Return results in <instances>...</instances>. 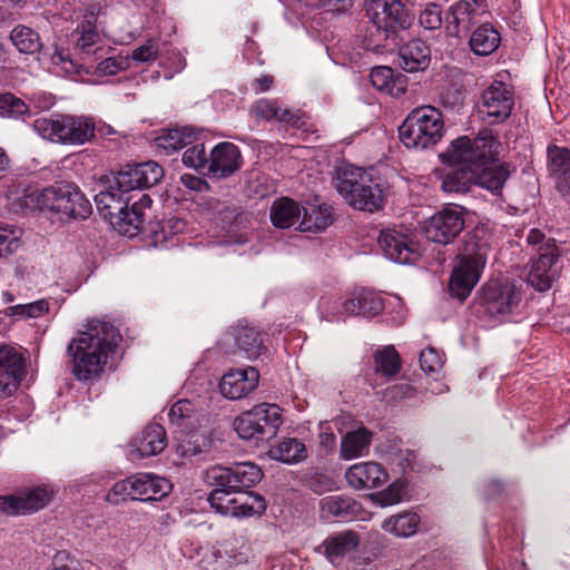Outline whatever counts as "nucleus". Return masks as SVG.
I'll use <instances>...</instances> for the list:
<instances>
[{"instance_id":"1","label":"nucleus","mask_w":570,"mask_h":570,"mask_svg":"<svg viewBox=\"0 0 570 570\" xmlns=\"http://www.w3.org/2000/svg\"><path fill=\"white\" fill-rule=\"evenodd\" d=\"M262 476L261 469L252 462L210 466L205 473V481L213 487L208 495L210 507L222 515L237 519L261 515L266 510L265 499L248 489Z\"/></svg>"},{"instance_id":"2","label":"nucleus","mask_w":570,"mask_h":570,"mask_svg":"<svg viewBox=\"0 0 570 570\" xmlns=\"http://www.w3.org/2000/svg\"><path fill=\"white\" fill-rule=\"evenodd\" d=\"M120 341L118 330L108 322L90 321L85 331L68 345L71 372L78 381H89L100 375L110 353Z\"/></svg>"},{"instance_id":"3","label":"nucleus","mask_w":570,"mask_h":570,"mask_svg":"<svg viewBox=\"0 0 570 570\" xmlns=\"http://www.w3.org/2000/svg\"><path fill=\"white\" fill-rule=\"evenodd\" d=\"M333 185L355 209L374 213L383 207L385 195L380 183L364 169L346 164L336 169Z\"/></svg>"},{"instance_id":"4","label":"nucleus","mask_w":570,"mask_h":570,"mask_svg":"<svg viewBox=\"0 0 570 570\" xmlns=\"http://www.w3.org/2000/svg\"><path fill=\"white\" fill-rule=\"evenodd\" d=\"M444 132L439 109L423 106L412 110L399 128L400 139L406 148L425 149L438 144Z\"/></svg>"},{"instance_id":"5","label":"nucleus","mask_w":570,"mask_h":570,"mask_svg":"<svg viewBox=\"0 0 570 570\" xmlns=\"http://www.w3.org/2000/svg\"><path fill=\"white\" fill-rule=\"evenodd\" d=\"M33 129L42 138L63 145H83L95 136V124L85 116L55 115L38 118Z\"/></svg>"},{"instance_id":"6","label":"nucleus","mask_w":570,"mask_h":570,"mask_svg":"<svg viewBox=\"0 0 570 570\" xmlns=\"http://www.w3.org/2000/svg\"><path fill=\"white\" fill-rule=\"evenodd\" d=\"M500 141L489 129L481 130L476 137H459L451 142L445 157L456 165H468L473 170L494 164L499 156Z\"/></svg>"},{"instance_id":"7","label":"nucleus","mask_w":570,"mask_h":570,"mask_svg":"<svg viewBox=\"0 0 570 570\" xmlns=\"http://www.w3.org/2000/svg\"><path fill=\"white\" fill-rule=\"evenodd\" d=\"M364 9L382 39L394 37L400 30L409 29L413 22V14L401 0H365Z\"/></svg>"},{"instance_id":"8","label":"nucleus","mask_w":570,"mask_h":570,"mask_svg":"<svg viewBox=\"0 0 570 570\" xmlns=\"http://www.w3.org/2000/svg\"><path fill=\"white\" fill-rule=\"evenodd\" d=\"M281 424V409L263 403L236 417L234 429L244 440L259 441L275 436Z\"/></svg>"},{"instance_id":"9","label":"nucleus","mask_w":570,"mask_h":570,"mask_svg":"<svg viewBox=\"0 0 570 570\" xmlns=\"http://www.w3.org/2000/svg\"><path fill=\"white\" fill-rule=\"evenodd\" d=\"M464 209L450 205L435 213L425 224L426 238L438 244L451 243L464 228Z\"/></svg>"},{"instance_id":"10","label":"nucleus","mask_w":570,"mask_h":570,"mask_svg":"<svg viewBox=\"0 0 570 570\" xmlns=\"http://www.w3.org/2000/svg\"><path fill=\"white\" fill-rule=\"evenodd\" d=\"M560 253L551 239L538 248V258L533 261L528 283L539 292L548 291L554 279L559 276L561 266L559 265Z\"/></svg>"},{"instance_id":"11","label":"nucleus","mask_w":570,"mask_h":570,"mask_svg":"<svg viewBox=\"0 0 570 570\" xmlns=\"http://www.w3.org/2000/svg\"><path fill=\"white\" fill-rule=\"evenodd\" d=\"M514 107L513 88L503 81H493L482 94L480 114L492 124L503 122Z\"/></svg>"},{"instance_id":"12","label":"nucleus","mask_w":570,"mask_h":570,"mask_svg":"<svg viewBox=\"0 0 570 570\" xmlns=\"http://www.w3.org/2000/svg\"><path fill=\"white\" fill-rule=\"evenodd\" d=\"M484 266L485 257L483 254L463 255L451 274L449 282L451 295L461 301L465 299L479 282Z\"/></svg>"},{"instance_id":"13","label":"nucleus","mask_w":570,"mask_h":570,"mask_svg":"<svg viewBox=\"0 0 570 570\" xmlns=\"http://www.w3.org/2000/svg\"><path fill=\"white\" fill-rule=\"evenodd\" d=\"M164 175L163 168L155 161L127 165L114 177L115 186L122 193L141 190L155 186Z\"/></svg>"},{"instance_id":"14","label":"nucleus","mask_w":570,"mask_h":570,"mask_svg":"<svg viewBox=\"0 0 570 570\" xmlns=\"http://www.w3.org/2000/svg\"><path fill=\"white\" fill-rule=\"evenodd\" d=\"M51 212L73 219H86L91 214L90 202L73 184L51 186Z\"/></svg>"},{"instance_id":"15","label":"nucleus","mask_w":570,"mask_h":570,"mask_svg":"<svg viewBox=\"0 0 570 570\" xmlns=\"http://www.w3.org/2000/svg\"><path fill=\"white\" fill-rule=\"evenodd\" d=\"M481 305L491 315L509 314L520 303L521 295L514 285L490 281L482 287Z\"/></svg>"},{"instance_id":"16","label":"nucleus","mask_w":570,"mask_h":570,"mask_svg":"<svg viewBox=\"0 0 570 570\" xmlns=\"http://www.w3.org/2000/svg\"><path fill=\"white\" fill-rule=\"evenodd\" d=\"M26 373L22 353L14 346L0 345V397L11 396Z\"/></svg>"},{"instance_id":"17","label":"nucleus","mask_w":570,"mask_h":570,"mask_svg":"<svg viewBox=\"0 0 570 570\" xmlns=\"http://www.w3.org/2000/svg\"><path fill=\"white\" fill-rule=\"evenodd\" d=\"M385 256L397 264H412L421 256L420 245L409 235L387 228L379 237Z\"/></svg>"},{"instance_id":"18","label":"nucleus","mask_w":570,"mask_h":570,"mask_svg":"<svg viewBox=\"0 0 570 570\" xmlns=\"http://www.w3.org/2000/svg\"><path fill=\"white\" fill-rule=\"evenodd\" d=\"M53 490L47 485L27 489L17 495L0 497V511L7 514H26L45 508Z\"/></svg>"},{"instance_id":"19","label":"nucleus","mask_w":570,"mask_h":570,"mask_svg":"<svg viewBox=\"0 0 570 570\" xmlns=\"http://www.w3.org/2000/svg\"><path fill=\"white\" fill-rule=\"evenodd\" d=\"M99 8L95 4L85 9L80 22L71 33V42L80 53L91 56L102 49L98 47L100 35L98 31Z\"/></svg>"},{"instance_id":"20","label":"nucleus","mask_w":570,"mask_h":570,"mask_svg":"<svg viewBox=\"0 0 570 570\" xmlns=\"http://www.w3.org/2000/svg\"><path fill=\"white\" fill-rule=\"evenodd\" d=\"M259 373L253 366L230 370L220 379L218 389L228 400L236 401L246 397L258 385Z\"/></svg>"},{"instance_id":"21","label":"nucleus","mask_w":570,"mask_h":570,"mask_svg":"<svg viewBox=\"0 0 570 570\" xmlns=\"http://www.w3.org/2000/svg\"><path fill=\"white\" fill-rule=\"evenodd\" d=\"M166 446L165 429L157 423L147 425L129 444L127 456L137 461L160 453Z\"/></svg>"},{"instance_id":"22","label":"nucleus","mask_w":570,"mask_h":570,"mask_svg":"<svg viewBox=\"0 0 570 570\" xmlns=\"http://www.w3.org/2000/svg\"><path fill=\"white\" fill-rule=\"evenodd\" d=\"M345 479L355 490H371L384 485L389 474L380 463L366 461L351 465L345 472Z\"/></svg>"},{"instance_id":"23","label":"nucleus","mask_w":570,"mask_h":570,"mask_svg":"<svg viewBox=\"0 0 570 570\" xmlns=\"http://www.w3.org/2000/svg\"><path fill=\"white\" fill-rule=\"evenodd\" d=\"M176 453L181 458L195 456L208 452L214 445L212 430L208 428L176 431Z\"/></svg>"},{"instance_id":"24","label":"nucleus","mask_w":570,"mask_h":570,"mask_svg":"<svg viewBox=\"0 0 570 570\" xmlns=\"http://www.w3.org/2000/svg\"><path fill=\"white\" fill-rule=\"evenodd\" d=\"M242 156L238 147L232 142L216 145L209 155L208 174L225 178L240 168Z\"/></svg>"},{"instance_id":"25","label":"nucleus","mask_w":570,"mask_h":570,"mask_svg":"<svg viewBox=\"0 0 570 570\" xmlns=\"http://www.w3.org/2000/svg\"><path fill=\"white\" fill-rule=\"evenodd\" d=\"M8 202L14 212L18 210H50V203L53 199L51 187L37 189L33 187L10 188L7 193Z\"/></svg>"},{"instance_id":"26","label":"nucleus","mask_w":570,"mask_h":570,"mask_svg":"<svg viewBox=\"0 0 570 570\" xmlns=\"http://www.w3.org/2000/svg\"><path fill=\"white\" fill-rule=\"evenodd\" d=\"M478 14L475 0H462L453 3L444 18V28L450 37L466 35L475 23Z\"/></svg>"},{"instance_id":"27","label":"nucleus","mask_w":570,"mask_h":570,"mask_svg":"<svg viewBox=\"0 0 570 570\" xmlns=\"http://www.w3.org/2000/svg\"><path fill=\"white\" fill-rule=\"evenodd\" d=\"M151 205V198L142 194L138 200H135L130 207H119V219L116 223L118 232L129 238L135 237L144 229L145 209Z\"/></svg>"},{"instance_id":"28","label":"nucleus","mask_w":570,"mask_h":570,"mask_svg":"<svg viewBox=\"0 0 570 570\" xmlns=\"http://www.w3.org/2000/svg\"><path fill=\"white\" fill-rule=\"evenodd\" d=\"M399 65L407 72L425 70L431 61L430 47L420 39H412L399 50Z\"/></svg>"},{"instance_id":"29","label":"nucleus","mask_w":570,"mask_h":570,"mask_svg":"<svg viewBox=\"0 0 570 570\" xmlns=\"http://www.w3.org/2000/svg\"><path fill=\"white\" fill-rule=\"evenodd\" d=\"M343 304L347 315L353 316L374 317L384 309L381 296L364 288L353 292L350 297L344 298Z\"/></svg>"},{"instance_id":"30","label":"nucleus","mask_w":570,"mask_h":570,"mask_svg":"<svg viewBox=\"0 0 570 570\" xmlns=\"http://www.w3.org/2000/svg\"><path fill=\"white\" fill-rule=\"evenodd\" d=\"M360 534L352 530L341 531L330 535L324 542L325 556L333 564H338L341 561L355 551L360 546Z\"/></svg>"},{"instance_id":"31","label":"nucleus","mask_w":570,"mask_h":570,"mask_svg":"<svg viewBox=\"0 0 570 570\" xmlns=\"http://www.w3.org/2000/svg\"><path fill=\"white\" fill-rule=\"evenodd\" d=\"M135 494L140 501H156L167 495L171 490L170 482L153 473L134 475Z\"/></svg>"},{"instance_id":"32","label":"nucleus","mask_w":570,"mask_h":570,"mask_svg":"<svg viewBox=\"0 0 570 570\" xmlns=\"http://www.w3.org/2000/svg\"><path fill=\"white\" fill-rule=\"evenodd\" d=\"M372 438L373 433L363 426L347 432L341 440V458L343 460H353L367 455Z\"/></svg>"},{"instance_id":"33","label":"nucleus","mask_w":570,"mask_h":570,"mask_svg":"<svg viewBox=\"0 0 570 570\" xmlns=\"http://www.w3.org/2000/svg\"><path fill=\"white\" fill-rule=\"evenodd\" d=\"M474 174L475 185L497 195L503 188L511 173L508 164H490L475 169Z\"/></svg>"},{"instance_id":"34","label":"nucleus","mask_w":570,"mask_h":570,"mask_svg":"<svg viewBox=\"0 0 570 570\" xmlns=\"http://www.w3.org/2000/svg\"><path fill=\"white\" fill-rule=\"evenodd\" d=\"M195 140L196 131L191 127H180L163 130L155 138V145L169 155L195 142Z\"/></svg>"},{"instance_id":"35","label":"nucleus","mask_w":570,"mask_h":570,"mask_svg":"<svg viewBox=\"0 0 570 570\" xmlns=\"http://www.w3.org/2000/svg\"><path fill=\"white\" fill-rule=\"evenodd\" d=\"M372 85L380 91L391 96H400L406 90V78L403 75H394L390 67H374L370 75Z\"/></svg>"},{"instance_id":"36","label":"nucleus","mask_w":570,"mask_h":570,"mask_svg":"<svg viewBox=\"0 0 570 570\" xmlns=\"http://www.w3.org/2000/svg\"><path fill=\"white\" fill-rule=\"evenodd\" d=\"M169 421L179 430L200 428L204 415L189 400L177 401L168 412Z\"/></svg>"},{"instance_id":"37","label":"nucleus","mask_w":570,"mask_h":570,"mask_svg":"<svg viewBox=\"0 0 570 570\" xmlns=\"http://www.w3.org/2000/svg\"><path fill=\"white\" fill-rule=\"evenodd\" d=\"M501 43L500 32L491 24L483 23L473 30L470 37V48L478 56H489Z\"/></svg>"},{"instance_id":"38","label":"nucleus","mask_w":570,"mask_h":570,"mask_svg":"<svg viewBox=\"0 0 570 570\" xmlns=\"http://www.w3.org/2000/svg\"><path fill=\"white\" fill-rule=\"evenodd\" d=\"M550 169L558 175V188L563 195H570V150L552 146L548 148Z\"/></svg>"},{"instance_id":"39","label":"nucleus","mask_w":570,"mask_h":570,"mask_svg":"<svg viewBox=\"0 0 570 570\" xmlns=\"http://www.w3.org/2000/svg\"><path fill=\"white\" fill-rule=\"evenodd\" d=\"M252 115L256 119L276 120L281 122L297 126L299 117L287 108H282L276 101L261 99L250 109Z\"/></svg>"},{"instance_id":"40","label":"nucleus","mask_w":570,"mask_h":570,"mask_svg":"<svg viewBox=\"0 0 570 570\" xmlns=\"http://www.w3.org/2000/svg\"><path fill=\"white\" fill-rule=\"evenodd\" d=\"M234 336L236 345L249 360L257 358L266 351L262 334L254 327L237 326Z\"/></svg>"},{"instance_id":"41","label":"nucleus","mask_w":570,"mask_h":570,"mask_svg":"<svg viewBox=\"0 0 570 570\" xmlns=\"http://www.w3.org/2000/svg\"><path fill=\"white\" fill-rule=\"evenodd\" d=\"M269 216L275 227L285 229L298 220L301 208L293 199L283 197L273 203Z\"/></svg>"},{"instance_id":"42","label":"nucleus","mask_w":570,"mask_h":570,"mask_svg":"<svg viewBox=\"0 0 570 570\" xmlns=\"http://www.w3.org/2000/svg\"><path fill=\"white\" fill-rule=\"evenodd\" d=\"M268 455L273 460L286 464H295L306 458V448L297 439L288 438L272 446Z\"/></svg>"},{"instance_id":"43","label":"nucleus","mask_w":570,"mask_h":570,"mask_svg":"<svg viewBox=\"0 0 570 570\" xmlns=\"http://www.w3.org/2000/svg\"><path fill=\"white\" fill-rule=\"evenodd\" d=\"M474 170L468 165H459L450 170L442 180V189L445 193H466L475 185Z\"/></svg>"},{"instance_id":"44","label":"nucleus","mask_w":570,"mask_h":570,"mask_svg":"<svg viewBox=\"0 0 570 570\" xmlns=\"http://www.w3.org/2000/svg\"><path fill=\"white\" fill-rule=\"evenodd\" d=\"M420 517L414 512H404L392 515L383 521L382 529L396 537L407 538L416 533Z\"/></svg>"},{"instance_id":"45","label":"nucleus","mask_w":570,"mask_h":570,"mask_svg":"<svg viewBox=\"0 0 570 570\" xmlns=\"http://www.w3.org/2000/svg\"><path fill=\"white\" fill-rule=\"evenodd\" d=\"M10 40L21 53L33 55L42 48L37 31L27 26H17L10 33Z\"/></svg>"},{"instance_id":"46","label":"nucleus","mask_w":570,"mask_h":570,"mask_svg":"<svg viewBox=\"0 0 570 570\" xmlns=\"http://www.w3.org/2000/svg\"><path fill=\"white\" fill-rule=\"evenodd\" d=\"M323 510L340 520H350L358 511V504L351 498L343 495H330L323 500Z\"/></svg>"},{"instance_id":"47","label":"nucleus","mask_w":570,"mask_h":570,"mask_svg":"<svg viewBox=\"0 0 570 570\" xmlns=\"http://www.w3.org/2000/svg\"><path fill=\"white\" fill-rule=\"evenodd\" d=\"M375 371L384 376L391 377L401 370V357L393 345L377 350L374 355Z\"/></svg>"},{"instance_id":"48","label":"nucleus","mask_w":570,"mask_h":570,"mask_svg":"<svg viewBox=\"0 0 570 570\" xmlns=\"http://www.w3.org/2000/svg\"><path fill=\"white\" fill-rule=\"evenodd\" d=\"M49 311V303L46 299H38L27 304L9 306L4 314L17 318H37Z\"/></svg>"},{"instance_id":"49","label":"nucleus","mask_w":570,"mask_h":570,"mask_svg":"<svg viewBox=\"0 0 570 570\" xmlns=\"http://www.w3.org/2000/svg\"><path fill=\"white\" fill-rule=\"evenodd\" d=\"M29 111V106L10 92H0V116L19 118Z\"/></svg>"},{"instance_id":"50","label":"nucleus","mask_w":570,"mask_h":570,"mask_svg":"<svg viewBox=\"0 0 570 570\" xmlns=\"http://www.w3.org/2000/svg\"><path fill=\"white\" fill-rule=\"evenodd\" d=\"M126 193L120 191L115 184L109 187V189L98 193L95 196V203L98 209L108 210L107 215H112L111 209L116 207L115 205H120L121 203L129 204L130 197H126Z\"/></svg>"},{"instance_id":"51","label":"nucleus","mask_w":570,"mask_h":570,"mask_svg":"<svg viewBox=\"0 0 570 570\" xmlns=\"http://www.w3.org/2000/svg\"><path fill=\"white\" fill-rule=\"evenodd\" d=\"M183 163L198 171L208 173L209 156L206 154L204 144H195L187 148L183 155Z\"/></svg>"},{"instance_id":"52","label":"nucleus","mask_w":570,"mask_h":570,"mask_svg":"<svg viewBox=\"0 0 570 570\" xmlns=\"http://www.w3.org/2000/svg\"><path fill=\"white\" fill-rule=\"evenodd\" d=\"M21 232L19 228L0 225V257L16 252L20 246Z\"/></svg>"},{"instance_id":"53","label":"nucleus","mask_w":570,"mask_h":570,"mask_svg":"<svg viewBox=\"0 0 570 570\" xmlns=\"http://www.w3.org/2000/svg\"><path fill=\"white\" fill-rule=\"evenodd\" d=\"M127 498L137 500L135 494L134 475L116 482L107 494V500L112 504H119Z\"/></svg>"},{"instance_id":"54","label":"nucleus","mask_w":570,"mask_h":570,"mask_svg":"<svg viewBox=\"0 0 570 570\" xmlns=\"http://www.w3.org/2000/svg\"><path fill=\"white\" fill-rule=\"evenodd\" d=\"M420 24L426 30H436L443 23L442 9L436 3H429L419 16Z\"/></svg>"},{"instance_id":"55","label":"nucleus","mask_w":570,"mask_h":570,"mask_svg":"<svg viewBox=\"0 0 570 570\" xmlns=\"http://www.w3.org/2000/svg\"><path fill=\"white\" fill-rule=\"evenodd\" d=\"M51 62L55 67L60 68L68 76L80 73V68L71 58L68 51L56 48L51 55Z\"/></svg>"},{"instance_id":"56","label":"nucleus","mask_w":570,"mask_h":570,"mask_svg":"<svg viewBox=\"0 0 570 570\" xmlns=\"http://www.w3.org/2000/svg\"><path fill=\"white\" fill-rule=\"evenodd\" d=\"M372 499L380 507H389L399 503L402 499L401 485L394 482L385 490L373 494Z\"/></svg>"},{"instance_id":"57","label":"nucleus","mask_w":570,"mask_h":570,"mask_svg":"<svg viewBox=\"0 0 570 570\" xmlns=\"http://www.w3.org/2000/svg\"><path fill=\"white\" fill-rule=\"evenodd\" d=\"M158 49V42L154 39H149L144 45L136 48L127 58L136 62H149L157 58Z\"/></svg>"},{"instance_id":"58","label":"nucleus","mask_w":570,"mask_h":570,"mask_svg":"<svg viewBox=\"0 0 570 570\" xmlns=\"http://www.w3.org/2000/svg\"><path fill=\"white\" fill-rule=\"evenodd\" d=\"M415 395V389L406 383H399L389 387L384 393V399L389 402H401Z\"/></svg>"},{"instance_id":"59","label":"nucleus","mask_w":570,"mask_h":570,"mask_svg":"<svg viewBox=\"0 0 570 570\" xmlns=\"http://www.w3.org/2000/svg\"><path fill=\"white\" fill-rule=\"evenodd\" d=\"M420 365L425 373H435L442 367V360L435 348L429 347L421 352Z\"/></svg>"},{"instance_id":"60","label":"nucleus","mask_w":570,"mask_h":570,"mask_svg":"<svg viewBox=\"0 0 570 570\" xmlns=\"http://www.w3.org/2000/svg\"><path fill=\"white\" fill-rule=\"evenodd\" d=\"M129 66L128 58L109 57L97 65V72L100 75H116L119 70L126 69Z\"/></svg>"},{"instance_id":"61","label":"nucleus","mask_w":570,"mask_h":570,"mask_svg":"<svg viewBox=\"0 0 570 570\" xmlns=\"http://www.w3.org/2000/svg\"><path fill=\"white\" fill-rule=\"evenodd\" d=\"M344 299L336 297H328L326 299V314L323 318L327 321H338L347 317V312L344 309Z\"/></svg>"},{"instance_id":"62","label":"nucleus","mask_w":570,"mask_h":570,"mask_svg":"<svg viewBox=\"0 0 570 570\" xmlns=\"http://www.w3.org/2000/svg\"><path fill=\"white\" fill-rule=\"evenodd\" d=\"M185 222L179 218H169L160 223V233L164 238L181 233L185 229Z\"/></svg>"},{"instance_id":"63","label":"nucleus","mask_w":570,"mask_h":570,"mask_svg":"<svg viewBox=\"0 0 570 570\" xmlns=\"http://www.w3.org/2000/svg\"><path fill=\"white\" fill-rule=\"evenodd\" d=\"M353 0H323V13H342L348 11Z\"/></svg>"},{"instance_id":"64","label":"nucleus","mask_w":570,"mask_h":570,"mask_svg":"<svg viewBox=\"0 0 570 570\" xmlns=\"http://www.w3.org/2000/svg\"><path fill=\"white\" fill-rule=\"evenodd\" d=\"M31 101L38 110H47L55 105L53 97L46 92L35 94Z\"/></svg>"}]
</instances>
